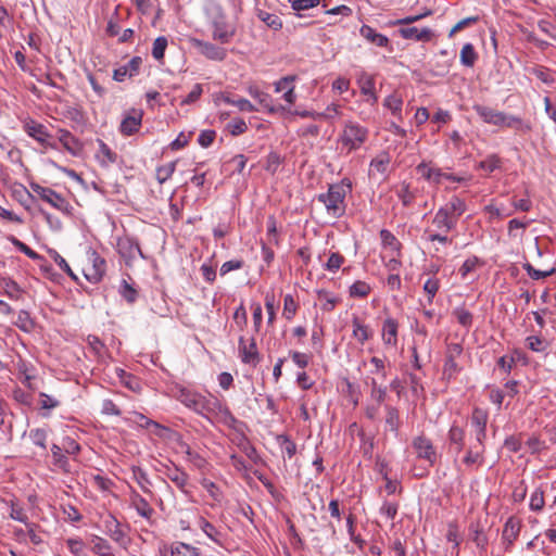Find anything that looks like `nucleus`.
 I'll list each match as a JSON object with an SVG mask.
<instances>
[{"label": "nucleus", "mask_w": 556, "mask_h": 556, "mask_svg": "<svg viewBox=\"0 0 556 556\" xmlns=\"http://www.w3.org/2000/svg\"><path fill=\"white\" fill-rule=\"evenodd\" d=\"M175 397L208 420L217 419L229 428H233L238 422L229 408L212 394L205 396L187 388H178Z\"/></svg>", "instance_id": "f257e3e1"}, {"label": "nucleus", "mask_w": 556, "mask_h": 556, "mask_svg": "<svg viewBox=\"0 0 556 556\" xmlns=\"http://www.w3.org/2000/svg\"><path fill=\"white\" fill-rule=\"evenodd\" d=\"M351 190L352 185L350 180L343 179L339 184L330 185L328 191L326 193L318 194L317 199L325 205L327 213L330 216L339 218L345 213V198Z\"/></svg>", "instance_id": "f03ea898"}, {"label": "nucleus", "mask_w": 556, "mask_h": 556, "mask_svg": "<svg viewBox=\"0 0 556 556\" xmlns=\"http://www.w3.org/2000/svg\"><path fill=\"white\" fill-rule=\"evenodd\" d=\"M368 138V129L355 122H346L340 134L339 142L348 153L358 150Z\"/></svg>", "instance_id": "7ed1b4c3"}, {"label": "nucleus", "mask_w": 556, "mask_h": 556, "mask_svg": "<svg viewBox=\"0 0 556 556\" xmlns=\"http://www.w3.org/2000/svg\"><path fill=\"white\" fill-rule=\"evenodd\" d=\"M101 529L104 534L111 538L121 548L127 549L131 539L126 528L112 514H105L101 517Z\"/></svg>", "instance_id": "20e7f679"}, {"label": "nucleus", "mask_w": 556, "mask_h": 556, "mask_svg": "<svg viewBox=\"0 0 556 556\" xmlns=\"http://www.w3.org/2000/svg\"><path fill=\"white\" fill-rule=\"evenodd\" d=\"M30 188L45 202L49 203L51 206L59 210L63 214L71 215L73 207L62 194L58 193L51 188L42 187L38 184H31Z\"/></svg>", "instance_id": "39448f33"}, {"label": "nucleus", "mask_w": 556, "mask_h": 556, "mask_svg": "<svg viewBox=\"0 0 556 556\" xmlns=\"http://www.w3.org/2000/svg\"><path fill=\"white\" fill-rule=\"evenodd\" d=\"M105 269V260L96 251H89L87 253V263L83 269L86 279L91 283H98L103 278Z\"/></svg>", "instance_id": "423d86ee"}, {"label": "nucleus", "mask_w": 556, "mask_h": 556, "mask_svg": "<svg viewBox=\"0 0 556 556\" xmlns=\"http://www.w3.org/2000/svg\"><path fill=\"white\" fill-rule=\"evenodd\" d=\"M116 249L127 266H130L138 256L146 258L140 249L138 240L134 237H119L116 242Z\"/></svg>", "instance_id": "0eeeda50"}, {"label": "nucleus", "mask_w": 556, "mask_h": 556, "mask_svg": "<svg viewBox=\"0 0 556 556\" xmlns=\"http://www.w3.org/2000/svg\"><path fill=\"white\" fill-rule=\"evenodd\" d=\"M23 129L30 138L36 140L42 147L56 149L55 143L50 141L52 136L43 124L34 119H27L23 125Z\"/></svg>", "instance_id": "6e6552de"}, {"label": "nucleus", "mask_w": 556, "mask_h": 556, "mask_svg": "<svg viewBox=\"0 0 556 556\" xmlns=\"http://www.w3.org/2000/svg\"><path fill=\"white\" fill-rule=\"evenodd\" d=\"M489 414L486 410L476 407L470 417L471 432L475 435V441L483 442L486 439V425Z\"/></svg>", "instance_id": "1a4fd4ad"}, {"label": "nucleus", "mask_w": 556, "mask_h": 556, "mask_svg": "<svg viewBox=\"0 0 556 556\" xmlns=\"http://www.w3.org/2000/svg\"><path fill=\"white\" fill-rule=\"evenodd\" d=\"M484 451H485V445L483 442H478V441H475V442H471L467 450H466V454L463 458V463L464 465L468 468V469H477L479 467H481L484 463Z\"/></svg>", "instance_id": "9d476101"}, {"label": "nucleus", "mask_w": 556, "mask_h": 556, "mask_svg": "<svg viewBox=\"0 0 556 556\" xmlns=\"http://www.w3.org/2000/svg\"><path fill=\"white\" fill-rule=\"evenodd\" d=\"M413 447L417 457L427 460L430 466L437 462V452L430 439L425 435H418L413 440Z\"/></svg>", "instance_id": "9b49d317"}, {"label": "nucleus", "mask_w": 556, "mask_h": 556, "mask_svg": "<svg viewBox=\"0 0 556 556\" xmlns=\"http://www.w3.org/2000/svg\"><path fill=\"white\" fill-rule=\"evenodd\" d=\"M472 109L484 123L497 127L504 126L506 113L482 104H475Z\"/></svg>", "instance_id": "f8f14e48"}, {"label": "nucleus", "mask_w": 556, "mask_h": 556, "mask_svg": "<svg viewBox=\"0 0 556 556\" xmlns=\"http://www.w3.org/2000/svg\"><path fill=\"white\" fill-rule=\"evenodd\" d=\"M236 34V28L228 24L223 17L213 22V39L222 43H228Z\"/></svg>", "instance_id": "ddd939ff"}, {"label": "nucleus", "mask_w": 556, "mask_h": 556, "mask_svg": "<svg viewBox=\"0 0 556 556\" xmlns=\"http://www.w3.org/2000/svg\"><path fill=\"white\" fill-rule=\"evenodd\" d=\"M192 43L200 51L201 54H203L210 60L223 61L226 58V50L211 42H206L200 39H193Z\"/></svg>", "instance_id": "4468645a"}, {"label": "nucleus", "mask_w": 556, "mask_h": 556, "mask_svg": "<svg viewBox=\"0 0 556 556\" xmlns=\"http://www.w3.org/2000/svg\"><path fill=\"white\" fill-rule=\"evenodd\" d=\"M142 65V59L140 56H134L127 64L119 66L113 73V79L116 81H123L125 77H134L139 74Z\"/></svg>", "instance_id": "2eb2a0df"}, {"label": "nucleus", "mask_w": 556, "mask_h": 556, "mask_svg": "<svg viewBox=\"0 0 556 556\" xmlns=\"http://www.w3.org/2000/svg\"><path fill=\"white\" fill-rule=\"evenodd\" d=\"M142 111L132 110L124 117L121 123L119 130L125 136H131L139 130L142 121Z\"/></svg>", "instance_id": "dca6fc26"}, {"label": "nucleus", "mask_w": 556, "mask_h": 556, "mask_svg": "<svg viewBox=\"0 0 556 556\" xmlns=\"http://www.w3.org/2000/svg\"><path fill=\"white\" fill-rule=\"evenodd\" d=\"M399 34L404 39H410L415 41L428 42L433 37V31L428 28H417L415 26L402 27L399 29Z\"/></svg>", "instance_id": "f3484780"}, {"label": "nucleus", "mask_w": 556, "mask_h": 556, "mask_svg": "<svg viewBox=\"0 0 556 556\" xmlns=\"http://www.w3.org/2000/svg\"><path fill=\"white\" fill-rule=\"evenodd\" d=\"M431 225L434 228L432 229L434 232L448 233L456 228L457 223L446 212L439 208L432 218Z\"/></svg>", "instance_id": "a211bd4d"}, {"label": "nucleus", "mask_w": 556, "mask_h": 556, "mask_svg": "<svg viewBox=\"0 0 556 556\" xmlns=\"http://www.w3.org/2000/svg\"><path fill=\"white\" fill-rule=\"evenodd\" d=\"M239 353L241 361L245 364H256L258 362V352L254 339L248 344L243 337L239 339Z\"/></svg>", "instance_id": "6ab92c4d"}, {"label": "nucleus", "mask_w": 556, "mask_h": 556, "mask_svg": "<svg viewBox=\"0 0 556 556\" xmlns=\"http://www.w3.org/2000/svg\"><path fill=\"white\" fill-rule=\"evenodd\" d=\"M456 223H458V218L466 212L467 205L463 199L459 197H452L451 200L443 206L440 207Z\"/></svg>", "instance_id": "aec40b11"}, {"label": "nucleus", "mask_w": 556, "mask_h": 556, "mask_svg": "<svg viewBox=\"0 0 556 556\" xmlns=\"http://www.w3.org/2000/svg\"><path fill=\"white\" fill-rule=\"evenodd\" d=\"M399 323L388 317L382 325V340L384 344L395 346L397 343Z\"/></svg>", "instance_id": "412c9836"}, {"label": "nucleus", "mask_w": 556, "mask_h": 556, "mask_svg": "<svg viewBox=\"0 0 556 556\" xmlns=\"http://www.w3.org/2000/svg\"><path fill=\"white\" fill-rule=\"evenodd\" d=\"M465 429L454 422L447 432V442L450 446H455V450L460 453L465 446Z\"/></svg>", "instance_id": "4be33fe9"}, {"label": "nucleus", "mask_w": 556, "mask_h": 556, "mask_svg": "<svg viewBox=\"0 0 556 556\" xmlns=\"http://www.w3.org/2000/svg\"><path fill=\"white\" fill-rule=\"evenodd\" d=\"M99 149L96 159L103 167H109L117 161V154L103 141L98 140Z\"/></svg>", "instance_id": "5701e85b"}, {"label": "nucleus", "mask_w": 556, "mask_h": 556, "mask_svg": "<svg viewBox=\"0 0 556 556\" xmlns=\"http://www.w3.org/2000/svg\"><path fill=\"white\" fill-rule=\"evenodd\" d=\"M365 383L370 389V399L381 405L387 399L388 387L380 384L376 378H367Z\"/></svg>", "instance_id": "b1692460"}, {"label": "nucleus", "mask_w": 556, "mask_h": 556, "mask_svg": "<svg viewBox=\"0 0 556 556\" xmlns=\"http://www.w3.org/2000/svg\"><path fill=\"white\" fill-rule=\"evenodd\" d=\"M91 552L98 556H113V547L110 542L97 534L90 535Z\"/></svg>", "instance_id": "393cba45"}, {"label": "nucleus", "mask_w": 556, "mask_h": 556, "mask_svg": "<svg viewBox=\"0 0 556 556\" xmlns=\"http://www.w3.org/2000/svg\"><path fill=\"white\" fill-rule=\"evenodd\" d=\"M59 141L62 143L64 149L68 151L71 154L76 155L80 149L81 146L79 143V140L74 137L68 130L66 129H59Z\"/></svg>", "instance_id": "a878e982"}, {"label": "nucleus", "mask_w": 556, "mask_h": 556, "mask_svg": "<svg viewBox=\"0 0 556 556\" xmlns=\"http://www.w3.org/2000/svg\"><path fill=\"white\" fill-rule=\"evenodd\" d=\"M361 35L370 43L377 47H387L389 39L387 36L377 33L372 27L363 25L359 29Z\"/></svg>", "instance_id": "bb28decb"}, {"label": "nucleus", "mask_w": 556, "mask_h": 556, "mask_svg": "<svg viewBox=\"0 0 556 556\" xmlns=\"http://www.w3.org/2000/svg\"><path fill=\"white\" fill-rule=\"evenodd\" d=\"M131 506L143 518L150 519L154 514V509L150 506L148 501L143 498L139 493L134 492L131 494Z\"/></svg>", "instance_id": "cd10ccee"}, {"label": "nucleus", "mask_w": 556, "mask_h": 556, "mask_svg": "<svg viewBox=\"0 0 556 556\" xmlns=\"http://www.w3.org/2000/svg\"><path fill=\"white\" fill-rule=\"evenodd\" d=\"M386 412V429L393 432L394 434L399 433L401 420L399 409L391 405H384Z\"/></svg>", "instance_id": "c85d7f7f"}, {"label": "nucleus", "mask_w": 556, "mask_h": 556, "mask_svg": "<svg viewBox=\"0 0 556 556\" xmlns=\"http://www.w3.org/2000/svg\"><path fill=\"white\" fill-rule=\"evenodd\" d=\"M380 239L384 249H388L391 254L400 256L402 244L391 231L382 229L380 231Z\"/></svg>", "instance_id": "c756f323"}, {"label": "nucleus", "mask_w": 556, "mask_h": 556, "mask_svg": "<svg viewBox=\"0 0 556 556\" xmlns=\"http://www.w3.org/2000/svg\"><path fill=\"white\" fill-rule=\"evenodd\" d=\"M416 170L425 179L431 180L434 184H440L444 175V173L440 168L430 166L429 164L424 162L416 167Z\"/></svg>", "instance_id": "7c9ffc66"}, {"label": "nucleus", "mask_w": 556, "mask_h": 556, "mask_svg": "<svg viewBox=\"0 0 556 556\" xmlns=\"http://www.w3.org/2000/svg\"><path fill=\"white\" fill-rule=\"evenodd\" d=\"M519 531H520L519 521L516 518L510 517L505 522L502 538L505 542H507L510 545L518 538Z\"/></svg>", "instance_id": "2f4dec72"}, {"label": "nucleus", "mask_w": 556, "mask_h": 556, "mask_svg": "<svg viewBox=\"0 0 556 556\" xmlns=\"http://www.w3.org/2000/svg\"><path fill=\"white\" fill-rule=\"evenodd\" d=\"M170 556H200L199 548L184 543V542H174L170 545Z\"/></svg>", "instance_id": "473e14b6"}, {"label": "nucleus", "mask_w": 556, "mask_h": 556, "mask_svg": "<svg viewBox=\"0 0 556 556\" xmlns=\"http://www.w3.org/2000/svg\"><path fill=\"white\" fill-rule=\"evenodd\" d=\"M503 127L513 128L516 131H520L522 134H527V132L531 131V129H532L530 123L525 122L522 118L515 116V115H510V114L506 115L505 123H504Z\"/></svg>", "instance_id": "72a5a7b5"}, {"label": "nucleus", "mask_w": 556, "mask_h": 556, "mask_svg": "<svg viewBox=\"0 0 556 556\" xmlns=\"http://www.w3.org/2000/svg\"><path fill=\"white\" fill-rule=\"evenodd\" d=\"M353 337L359 342L365 343L371 336V331L368 326L361 323L358 317H354L352 320Z\"/></svg>", "instance_id": "f704fd0d"}, {"label": "nucleus", "mask_w": 556, "mask_h": 556, "mask_svg": "<svg viewBox=\"0 0 556 556\" xmlns=\"http://www.w3.org/2000/svg\"><path fill=\"white\" fill-rule=\"evenodd\" d=\"M166 476L182 492H187L186 486L188 483V475L185 471H182L178 468L168 469V471L166 472Z\"/></svg>", "instance_id": "c9c22d12"}, {"label": "nucleus", "mask_w": 556, "mask_h": 556, "mask_svg": "<svg viewBox=\"0 0 556 556\" xmlns=\"http://www.w3.org/2000/svg\"><path fill=\"white\" fill-rule=\"evenodd\" d=\"M459 58L463 65L472 67L478 59V54L471 43H466L460 50Z\"/></svg>", "instance_id": "e433bc0d"}, {"label": "nucleus", "mask_w": 556, "mask_h": 556, "mask_svg": "<svg viewBox=\"0 0 556 556\" xmlns=\"http://www.w3.org/2000/svg\"><path fill=\"white\" fill-rule=\"evenodd\" d=\"M118 293L129 304H134L138 298V291L125 279L121 282Z\"/></svg>", "instance_id": "4c0bfd02"}, {"label": "nucleus", "mask_w": 556, "mask_h": 556, "mask_svg": "<svg viewBox=\"0 0 556 556\" xmlns=\"http://www.w3.org/2000/svg\"><path fill=\"white\" fill-rule=\"evenodd\" d=\"M257 17L274 30H279L282 27V21L276 14H271L261 10L257 13Z\"/></svg>", "instance_id": "58836bf2"}, {"label": "nucleus", "mask_w": 556, "mask_h": 556, "mask_svg": "<svg viewBox=\"0 0 556 556\" xmlns=\"http://www.w3.org/2000/svg\"><path fill=\"white\" fill-rule=\"evenodd\" d=\"M277 443L280 445L282 453L292 458L296 453L295 443L286 434H279L276 438Z\"/></svg>", "instance_id": "ea45409f"}, {"label": "nucleus", "mask_w": 556, "mask_h": 556, "mask_svg": "<svg viewBox=\"0 0 556 556\" xmlns=\"http://www.w3.org/2000/svg\"><path fill=\"white\" fill-rule=\"evenodd\" d=\"M452 314L463 327L469 329L472 326L473 316L465 307H456Z\"/></svg>", "instance_id": "a19ab883"}, {"label": "nucleus", "mask_w": 556, "mask_h": 556, "mask_svg": "<svg viewBox=\"0 0 556 556\" xmlns=\"http://www.w3.org/2000/svg\"><path fill=\"white\" fill-rule=\"evenodd\" d=\"M16 327H18L22 331L30 332L35 328V323L30 318V315L26 311H20L17 315V319L14 323Z\"/></svg>", "instance_id": "79ce46f5"}, {"label": "nucleus", "mask_w": 556, "mask_h": 556, "mask_svg": "<svg viewBox=\"0 0 556 556\" xmlns=\"http://www.w3.org/2000/svg\"><path fill=\"white\" fill-rule=\"evenodd\" d=\"M134 479L137 481L139 486L144 493H150L149 486L151 485V481L147 475V472L140 467H132Z\"/></svg>", "instance_id": "37998d69"}, {"label": "nucleus", "mask_w": 556, "mask_h": 556, "mask_svg": "<svg viewBox=\"0 0 556 556\" xmlns=\"http://www.w3.org/2000/svg\"><path fill=\"white\" fill-rule=\"evenodd\" d=\"M345 258L342 254L338 252L330 253L324 268L330 273H336L343 265Z\"/></svg>", "instance_id": "c03bdc74"}, {"label": "nucleus", "mask_w": 556, "mask_h": 556, "mask_svg": "<svg viewBox=\"0 0 556 556\" xmlns=\"http://www.w3.org/2000/svg\"><path fill=\"white\" fill-rule=\"evenodd\" d=\"M383 105L389 109L393 115H397L401 118V111L403 100L396 94H390L384 99Z\"/></svg>", "instance_id": "a18cd8bd"}, {"label": "nucleus", "mask_w": 556, "mask_h": 556, "mask_svg": "<svg viewBox=\"0 0 556 556\" xmlns=\"http://www.w3.org/2000/svg\"><path fill=\"white\" fill-rule=\"evenodd\" d=\"M318 300L321 302V309L325 312H331L338 303V299L333 298L328 291L319 290L317 292Z\"/></svg>", "instance_id": "49530a36"}, {"label": "nucleus", "mask_w": 556, "mask_h": 556, "mask_svg": "<svg viewBox=\"0 0 556 556\" xmlns=\"http://www.w3.org/2000/svg\"><path fill=\"white\" fill-rule=\"evenodd\" d=\"M176 162H169L156 168V179L160 184L167 181L174 174Z\"/></svg>", "instance_id": "de8ad7c7"}, {"label": "nucleus", "mask_w": 556, "mask_h": 556, "mask_svg": "<svg viewBox=\"0 0 556 556\" xmlns=\"http://www.w3.org/2000/svg\"><path fill=\"white\" fill-rule=\"evenodd\" d=\"M370 286L365 281H355L350 287V295L352 298H366L370 293Z\"/></svg>", "instance_id": "09e8293b"}, {"label": "nucleus", "mask_w": 556, "mask_h": 556, "mask_svg": "<svg viewBox=\"0 0 556 556\" xmlns=\"http://www.w3.org/2000/svg\"><path fill=\"white\" fill-rule=\"evenodd\" d=\"M168 41L166 37L160 36L157 37L152 47V55L155 60L161 61L164 58L165 50L167 48Z\"/></svg>", "instance_id": "8fccbe9b"}, {"label": "nucleus", "mask_w": 556, "mask_h": 556, "mask_svg": "<svg viewBox=\"0 0 556 556\" xmlns=\"http://www.w3.org/2000/svg\"><path fill=\"white\" fill-rule=\"evenodd\" d=\"M200 528L202 531L215 543H220L219 536L220 532L215 528L214 525L205 520L204 518L200 519L199 522Z\"/></svg>", "instance_id": "3c124183"}, {"label": "nucleus", "mask_w": 556, "mask_h": 556, "mask_svg": "<svg viewBox=\"0 0 556 556\" xmlns=\"http://www.w3.org/2000/svg\"><path fill=\"white\" fill-rule=\"evenodd\" d=\"M389 163V155L386 153L380 154L370 162V170H376L379 174H384L387 172Z\"/></svg>", "instance_id": "603ef678"}, {"label": "nucleus", "mask_w": 556, "mask_h": 556, "mask_svg": "<svg viewBox=\"0 0 556 556\" xmlns=\"http://www.w3.org/2000/svg\"><path fill=\"white\" fill-rule=\"evenodd\" d=\"M48 432L45 428H36L29 431V438L31 442L46 450V441H47Z\"/></svg>", "instance_id": "864d4df0"}, {"label": "nucleus", "mask_w": 556, "mask_h": 556, "mask_svg": "<svg viewBox=\"0 0 556 556\" xmlns=\"http://www.w3.org/2000/svg\"><path fill=\"white\" fill-rule=\"evenodd\" d=\"M224 101L228 104L237 106L242 112H255L256 111V108L249 100H247L244 98L233 99L230 97H226L224 99Z\"/></svg>", "instance_id": "5fc2aeb1"}, {"label": "nucleus", "mask_w": 556, "mask_h": 556, "mask_svg": "<svg viewBox=\"0 0 556 556\" xmlns=\"http://www.w3.org/2000/svg\"><path fill=\"white\" fill-rule=\"evenodd\" d=\"M298 304L291 294H287L283 299V312L282 315L286 319L291 320L295 315Z\"/></svg>", "instance_id": "6e6d98bb"}, {"label": "nucleus", "mask_w": 556, "mask_h": 556, "mask_svg": "<svg viewBox=\"0 0 556 556\" xmlns=\"http://www.w3.org/2000/svg\"><path fill=\"white\" fill-rule=\"evenodd\" d=\"M530 509L533 511H540L545 505L544 492L541 489H536L530 497Z\"/></svg>", "instance_id": "4d7b16f0"}, {"label": "nucleus", "mask_w": 556, "mask_h": 556, "mask_svg": "<svg viewBox=\"0 0 556 556\" xmlns=\"http://www.w3.org/2000/svg\"><path fill=\"white\" fill-rule=\"evenodd\" d=\"M526 341L527 346L533 352H544L548 346L547 342L538 336H530Z\"/></svg>", "instance_id": "13d9d810"}, {"label": "nucleus", "mask_w": 556, "mask_h": 556, "mask_svg": "<svg viewBox=\"0 0 556 556\" xmlns=\"http://www.w3.org/2000/svg\"><path fill=\"white\" fill-rule=\"evenodd\" d=\"M523 268L527 271V274L532 279H534V280H539V279H543V278H546V277H549V276H552L555 273L554 268H552L551 270H545V271L535 269L530 263H526L523 265Z\"/></svg>", "instance_id": "bf43d9fd"}, {"label": "nucleus", "mask_w": 556, "mask_h": 556, "mask_svg": "<svg viewBox=\"0 0 556 556\" xmlns=\"http://www.w3.org/2000/svg\"><path fill=\"white\" fill-rule=\"evenodd\" d=\"M265 307L268 314L267 324L268 326H273L276 319V304H275V295L267 293L265 296Z\"/></svg>", "instance_id": "052dcab7"}, {"label": "nucleus", "mask_w": 556, "mask_h": 556, "mask_svg": "<svg viewBox=\"0 0 556 556\" xmlns=\"http://www.w3.org/2000/svg\"><path fill=\"white\" fill-rule=\"evenodd\" d=\"M440 288V281L435 278H429L425 285H424V291L428 295V303L431 304L433 298L435 296L437 292Z\"/></svg>", "instance_id": "680f3d73"}, {"label": "nucleus", "mask_w": 556, "mask_h": 556, "mask_svg": "<svg viewBox=\"0 0 556 556\" xmlns=\"http://www.w3.org/2000/svg\"><path fill=\"white\" fill-rule=\"evenodd\" d=\"M425 236H426V239L430 242L437 241L444 245L452 243V239L447 237V233L434 232L430 228L425 230Z\"/></svg>", "instance_id": "e2e57ef3"}, {"label": "nucleus", "mask_w": 556, "mask_h": 556, "mask_svg": "<svg viewBox=\"0 0 556 556\" xmlns=\"http://www.w3.org/2000/svg\"><path fill=\"white\" fill-rule=\"evenodd\" d=\"M51 453H52V456L54 458V464L56 466H59L60 468L64 469V470H67L66 466L68 464V460L67 458L62 454V448L56 445V444H53L51 446Z\"/></svg>", "instance_id": "0e129e2a"}, {"label": "nucleus", "mask_w": 556, "mask_h": 556, "mask_svg": "<svg viewBox=\"0 0 556 556\" xmlns=\"http://www.w3.org/2000/svg\"><path fill=\"white\" fill-rule=\"evenodd\" d=\"M228 130L232 136H239L247 131L248 125L242 118L233 119L228 124Z\"/></svg>", "instance_id": "69168bd1"}, {"label": "nucleus", "mask_w": 556, "mask_h": 556, "mask_svg": "<svg viewBox=\"0 0 556 556\" xmlns=\"http://www.w3.org/2000/svg\"><path fill=\"white\" fill-rule=\"evenodd\" d=\"M249 93L256 99L264 108L269 109L270 97L255 87L249 88Z\"/></svg>", "instance_id": "338daca9"}, {"label": "nucleus", "mask_w": 556, "mask_h": 556, "mask_svg": "<svg viewBox=\"0 0 556 556\" xmlns=\"http://www.w3.org/2000/svg\"><path fill=\"white\" fill-rule=\"evenodd\" d=\"M510 203L516 211L529 212L532 208V201L528 197L522 199L513 197Z\"/></svg>", "instance_id": "774afa93"}]
</instances>
